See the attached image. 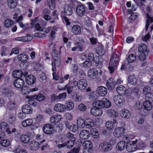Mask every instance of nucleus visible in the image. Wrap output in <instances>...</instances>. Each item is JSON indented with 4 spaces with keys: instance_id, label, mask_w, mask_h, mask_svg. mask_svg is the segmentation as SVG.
Here are the masks:
<instances>
[{
    "instance_id": "obj_1",
    "label": "nucleus",
    "mask_w": 153,
    "mask_h": 153,
    "mask_svg": "<svg viewBox=\"0 0 153 153\" xmlns=\"http://www.w3.org/2000/svg\"><path fill=\"white\" fill-rule=\"evenodd\" d=\"M53 61L52 63V70L55 71L56 67H60L61 65V58L59 55L56 53L55 49H53L52 52Z\"/></svg>"
},
{
    "instance_id": "obj_2",
    "label": "nucleus",
    "mask_w": 153,
    "mask_h": 153,
    "mask_svg": "<svg viewBox=\"0 0 153 153\" xmlns=\"http://www.w3.org/2000/svg\"><path fill=\"white\" fill-rule=\"evenodd\" d=\"M119 58V56L116 54H114L111 56L108 67L111 73L114 72L117 65Z\"/></svg>"
},
{
    "instance_id": "obj_3",
    "label": "nucleus",
    "mask_w": 153,
    "mask_h": 153,
    "mask_svg": "<svg viewBox=\"0 0 153 153\" xmlns=\"http://www.w3.org/2000/svg\"><path fill=\"white\" fill-rule=\"evenodd\" d=\"M94 105L98 106V107L108 108L111 105V103L108 100L103 98L102 100H97L93 102Z\"/></svg>"
},
{
    "instance_id": "obj_4",
    "label": "nucleus",
    "mask_w": 153,
    "mask_h": 153,
    "mask_svg": "<svg viewBox=\"0 0 153 153\" xmlns=\"http://www.w3.org/2000/svg\"><path fill=\"white\" fill-rule=\"evenodd\" d=\"M72 84L76 87L77 85L78 88L80 90H85L87 86V81L86 80L84 79H80L77 82L75 81H74Z\"/></svg>"
},
{
    "instance_id": "obj_5",
    "label": "nucleus",
    "mask_w": 153,
    "mask_h": 153,
    "mask_svg": "<svg viewBox=\"0 0 153 153\" xmlns=\"http://www.w3.org/2000/svg\"><path fill=\"white\" fill-rule=\"evenodd\" d=\"M98 148L100 151L105 152L111 150L112 149V146L109 143L104 142L99 144Z\"/></svg>"
},
{
    "instance_id": "obj_6",
    "label": "nucleus",
    "mask_w": 153,
    "mask_h": 153,
    "mask_svg": "<svg viewBox=\"0 0 153 153\" xmlns=\"http://www.w3.org/2000/svg\"><path fill=\"white\" fill-rule=\"evenodd\" d=\"M115 103L118 106H123L125 103V100L124 98L121 95L115 96L113 98Z\"/></svg>"
},
{
    "instance_id": "obj_7",
    "label": "nucleus",
    "mask_w": 153,
    "mask_h": 153,
    "mask_svg": "<svg viewBox=\"0 0 153 153\" xmlns=\"http://www.w3.org/2000/svg\"><path fill=\"white\" fill-rule=\"evenodd\" d=\"M137 142V140L131 142L127 144L126 146L127 150L130 152H132L137 150L136 143Z\"/></svg>"
},
{
    "instance_id": "obj_8",
    "label": "nucleus",
    "mask_w": 153,
    "mask_h": 153,
    "mask_svg": "<svg viewBox=\"0 0 153 153\" xmlns=\"http://www.w3.org/2000/svg\"><path fill=\"white\" fill-rule=\"evenodd\" d=\"M92 105L94 106L90 110L91 113L94 116H99L101 115L102 113V110L101 108L98 107V106H95L94 105L93 102Z\"/></svg>"
},
{
    "instance_id": "obj_9",
    "label": "nucleus",
    "mask_w": 153,
    "mask_h": 153,
    "mask_svg": "<svg viewBox=\"0 0 153 153\" xmlns=\"http://www.w3.org/2000/svg\"><path fill=\"white\" fill-rule=\"evenodd\" d=\"M84 147L83 153H88L90 150H91L93 145L91 141L89 140L85 141L82 144Z\"/></svg>"
},
{
    "instance_id": "obj_10",
    "label": "nucleus",
    "mask_w": 153,
    "mask_h": 153,
    "mask_svg": "<svg viewBox=\"0 0 153 153\" xmlns=\"http://www.w3.org/2000/svg\"><path fill=\"white\" fill-rule=\"evenodd\" d=\"M43 129L44 132L47 134H51L54 132L53 126L50 124L45 125Z\"/></svg>"
},
{
    "instance_id": "obj_11",
    "label": "nucleus",
    "mask_w": 153,
    "mask_h": 153,
    "mask_svg": "<svg viewBox=\"0 0 153 153\" xmlns=\"http://www.w3.org/2000/svg\"><path fill=\"white\" fill-rule=\"evenodd\" d=\"M116 84V82L114 79L111 77L107 81L106 86L109 90H112L114 88Z\"/></svg>"
},
{
    "instance_id": "obj_12",
    "label": "nucleus",
    "mask_w": 153,
    "mask_h": 153,
    "mask_svg": "<svg viewBox=\"0 0 153 153\" xmlns=\"http://www.w3.org/2000/svg\"><path fill=\"white\" fill-rule=\"evenodd\" d=\"M62 119V116L59 114L54 115L50 118V121L51 123H56L60 122Z\"/></svg>"
},
{
    "instance_id": "obj_13",
    "label": "nucleus",
    "mask_w": 153,
    "mask_h": 153,
    "mask_svg": "<svg viewBox=\"0 0 153 153\" xmlns=\"http://www.w3.org/2000/svg\"><path fill=\"white\" fill-rule=\"evenodd\" d=\"M66 109L65 106L62 104L57 103L54 107V110L56 112H64Z\"/></svg>"
},
{
    "instance_id": "obj_14",
    "label": "nucleus",
    "mask_w": 153,
    "mask_h": 153,
    "mask_svg": "<svg viewBox=\"0 0 153 153\" xmlns=\"http://www.w3.org/2000/svg\"><path fill=\"white\" fill-rule=\"evenodd\" d=\"M85 8L82 5H79L76 8V12L77 14L80 16H82L85 12Z\"/></svg>"
},
{
    "instance_id": "obj_15",
    "label": "nucleus",
    "mask_w": 153,
    "mask_h": 153,
    "mask_svg": "<svg viewBox=\"0 0 153 153\" xmlns=\"http://www.w3.org/2000/svg\"><path fill=\"white\" fill-rule=\"evenodd\" d=\"M124 128L118 127L115 129L114 132V136L116 137H119L123 136L124 134Z\"/></svg>"
},
{
    "instance_id": "obj_16",
    "label": "nucleus",
    "mask_w": 153,
    "mask_h": 153,
    "mask_svg": "<svg viewBox=\"0 0 153 153\" xmlns=\"http://www.w3.org/2000/svg\"><path fill=\"white\" fill-rule=\"evenodd\" d=\"M97 92L100 95L103 97L107 94V89L104 86H99L97 88Z\"/></svg>"
},
{
    "instance_id": "obj_17",
    "label": "nucleus",
    "mask_w": 153,
    "mask_h": 153,
    "mask_svg": "<svg viewBox=\"0 0 153 153\" xmlns=\"http://www.w3.org/2000/svg\"><path fill=\"white\" fill-rule=\"evenodd\" d=\"M98 72L96 68H91L89 70L88 74V77L90 78H95L97 76Z\"/></svg>"
},
{
    "instance_id": "obj_18",
    "label": "nucleus",
    "mask_w": 153,
    "mask_h": 153,
    "mask_svg": "<svg viewBox=\"0 0 153 153\" xmlns=\"http://www.w3.org/2000/svg\"><path fill=\"white\" fill-rule=\"evenodd\" d=\"M0 128L2 131H6L8 134L11 133V131L9 128L8 125L5 122H3L0 124Z\"/></svg>"
},
{
    "instance_id": "obj_19",
    "label": "nucleus",
    "mask_w": 153,
    "mask_h": 153,
    "mask_svg": "<svg viewBox=\"0 0 153 153\" xmlns=\"http://www.w3.org/2000/svg\"><path fill=\"white\" fill-rule=\"evenodd\" d=\"M24 83L23 80L20 78L16 79L13 82L14 86L18 88H22L24 86Z\"/></svg>"
},
{
    "instance_id": "obj_20",
    "label": "nucleus",
    "mask_w": 153,
    "mask_h": 153,
    "mask_svg": "<svg viewBox=\"0 0 153 153\" xmlns=\"http://www.w3.org/2000/svg\"><path fill=\"white\" fill-rule=\"evenodd\" d=\"M79 136L81 139L83 140L86 139L90 137V133L88 130H83L80 132Z\"/></svg>"
},
{
    "instance_id": "obj_21",
    "label": "nucleus",
    "mask_w": 153,
    "mask_h": 153,
    "mask_svg": "<svg viewBox=\"0 0 153 153\" xmlns=\"http://www.w3.org/2000/svg\"><path fill=\"white\" fill-rule=\"evenodd\" d=\"M40 144L36 141L33 140L29 144V147L30 150L36 151L38 149Z\"/></svg>"
},
{
    "instance_id": "obj_22",
    "label": "nucleus",
    "mask_w": 153,
    "mask_h": 153,
    "mask_svg": "<svg viewBox=\"0 0 153 153\" xmlns=\"http://www.w3.org/2000/svg\"><path fill=\"white\" fill-rule=\"evenodd\" d=\"M36 79L32 75L28 76L25 78V81L27 84L29 85H32L35 82Z\"/></svg>"
},
{
    "instance_id": "obj_23",
    "label": "nucleus",
    "mask_w": 153,
    "mask_h": 153,
    "mask_svg": "<svg viewBox=\"0 0 153 153\" xmlns=\"http://www.w3.org/2000/svg\"><path fill=\"white\" fill-rule=\"evenodd\" d=\"M121 116L125 119L128 118L130 116V111L126 109H122L120 112Z\"/></svg>"
},
{
    "instance_id": "obj_24",
    "label": "nucleus",
    "mask_w": 153,
    "mask_h": 153,
    "mask_svg": "<svg viewBox=\"0 0 153 153\" xmlns=\"http://www.w3.org/2000/svg\"><path fill=\"white\" fill-rule=\"evenodd\" d=\"M32 39L31 36L29 34H27L26 36L16 37L15 40L17 41L25 42L30 41Z\"/></svg>"
},
{
    "instance_id": "obj_25",
    "label": "nucleus",
    "mask_w": 153,
    "mask_h": 153,
    "mask_svg": "<svg viewBox=\"0 0 153 153\" xmlns=\"http://www.w3.org/2000/svg\"><path fill=\"white\" fill-rule=\"evenodd\" d=\"M22 111L26 114H30L32 112L33 109L32 107L28 105H24L22 108Z\"/></svg>"
},
{
    "instance_id": "obj_26",
    "label": "nucleus",
    "mask_w": 153,
    "mask_h": 153,
    "mask_svg": "<svg viewBox=\"0 0 153 153\" xmlns=\"http://www.w3.org/2000/svg\"><path fill=\"white\" fill-rule=\"evenodd\" d=\"M117 93L121 95H125L126 94V89L123 85H120L116 88Z\"/></svg>"
},
{
    "instance_id": "obj_27",
    "label": "nucleus",
    "mask_w": 153,
    "mask_h": 153,
    "mask_svg": "<svg viewBox=\"0 0 153 153\" xmlns=\"http://www.w3.org/2000/svg\"><path fill=\"white\" fill-rule=\"evenodd\" d=\"M64 12L65 14L67 16H70L72 15L73 13L72 9L71 6L68 4H66L64 8Z\"/></svg>"
},
{
    "instance_id": "obj_28",
    "label": "nucleus",
    "mask_w": 153,
    "mask_h": 153,
    "mask_svg": "<svg viewBox=\"0 0 153 153\" xmlns=\"http://www.w3.org/2000/svg\"><path fill=\"white\" fill-rule=\"evenodd\" d=\"M86 127L88 128H91L94 125L93 120L90 118H87L85 121Z\"/></svg>"
},
{
    "instance_id": "obj_29",
    "label": "nucleus",
    "mask_w": 153,
    "mask_h": 153,
    "mask_svg": "<svg viewBox=\"0 0 153 153\" xmlns=\"http://www.w3.org/2000/svg\"><path fill=\"white\" fill-rule=\"evenodd\" d=\"M72 32L75 35L80 33L81 32V27L78 25H74L72 28Z\"/></svg>"
},
{
    "instance_id": "obj_30",
    "label": "nucleus",
    "mask_w": 153,
    "mask_h": 153,
    "mask_svg": "<svg viewBox=\"0 0 153 153\" xmlns=\"http://www.w3.org/2000/svg\"><path fill=\"white\" fill-rule=\"evenodd\" d=\"M96 53L100 56H103L105 53V51L102 45H100L97 48Z\"/></svg>"
},
{
    "instance_id": "obj_31",
    "label": "nucleus",
    "mask_w": 153,
    "mask_h": 153,
    "mask_svg": "<svg viewBox=\"0 0 153 153\" xmlns=\"http://www.w3.org/2000/svg\"><path fill=\"white\" fill-rule=\"evenodd\" d=\"M33 123V121L32 119H28L23 120L22 123V124L23 127H26L31 126Z\"/></svg>"
},
{
    "instance_id": "obj_32",
    "label": "nucleus",
    "mask_w": 153,
    "mask_h": 153,
    "mask_svg": "<svg viewBox=\"0 0 153 153\" xmlns=\"http://www.w3.org/2000/svg\"><path fill=\"white\" fill-rule=\"evenodd\" d=\"M137 79L135 76L133 75H130L128 76V82L131 84L135 85L136 83Z\"/></svg>"
},
{
    "instance_id": "obj_33",
    "label": "nucleus",
    "mask_w": 153,
    "mask_h": 153,
    "mask_svg": "<svg viewBox=\"0 0 153 153\" xmlns=\"http://www.w3.org/2000/svg\"><path fill=\"white\" fill-rule=\"evenodd\" d=\"M143 105L145 109L147 110H151L152 108V105L149 101L146 100L143 103Z\"/></svg>"
},
{
    "instance_id": "obj_34",
    "label": "nucleus",
    "mask_w": 153,
    "mask_h": 153,
    "mask_svg": "<svg viewBox=\"0 0 153 153\" xmlns=\"http://www.w3.org/2000/svg\"><path fill=\"white\" fill-rule=\"evenodd\" d=\"M20 138L21 141L24 143H28L30 141V137L27 134H22Z\"/></svg>"
},
{
    "instance_id": "obj_35",
    "label": "nucleus",
    "mask_w": 153,
    "mask_h": 153,
    "mask_svg": "<svg viewBox=\"0 0 153 153\" xmlns=\"http://www.w3.org/2000/svg\"><path fill=\"white\" fill-rule=\"evenodd\" d=\"M147 46L145 44H141L138 47V50L140 53H146L147 51Z\"/></svg>"
},
{
    "instance_id": "obj_36",
    "label": "nucleus",
    "mask_w": 153,
    "mask_h": 153,
    "mask_svg": "<svg viewBox=\"0 0 153 153\" xmlns=\"http://www.w3.org/2000/svg\"><path fill=\"white\" fill-rule=\"evenodd\" d=\"M76 139L75 138H71L65 143L66 146L68 149L72 148L74 146V142Z\"/></svg>"
},
{
    "instance_id": "obj_37",
    "label": "nucleus",
    "mask_w": 153,
    "mask_h": 153,
    "mask_svg": "<svg viewBox=\"0 0 153 153\" xmlns=\"http://www.w3.org/2000/svg\"><path fill=\"white\" fill-rule=\"evenodd\" d=\"M15 153H27V151L23 148H22L20 146H16L13 150Z\"/></svg>"
},
{
    "instance_id": "obj_38",
    "label": "nucleus",
    "mask_w": 153,
    "mask_h": 153,
    "mask_svg": "<svg viewBox=\"0 0 153 153\" xmlns=\"http://www.w3.org/2000/svg\"><path fill=\"white\" fill-rule=\"evenodd\" d=\"M13 76L18 79L20 78L23 75L22 71L20 70H16L14 71L12 73Z\"/></svg>"
},
{
    "instance_id": "obj_39",
    "label": "nucleus",
    "mask_w": 153,
    "mask_h": 153,
    "mask_svg": "<svg viewBox=\"0 0 153 153\" xmlns=\"http://www.w3.org/2000/svg\"><path fill=\"white\" fill-rule=\"evenodd\" d=\"M32 98L39 101H41L45 100V97L42 94H39L38 95H33Z\"/></svg>"
},
{
    "instance_id": "obj_40",
    "label": "nucleus",
    "mask_w": 153,
    "mask_h": 153,
    "mask_svg": "<svg viewBox=\"0 0 153 153\" xmlns=\"http://www.w3.org/2000/svg\"><path fill=\"white\" fill-rule=\"evenodd\" d=\"M107 113L109 116L113 118L116 117L118 115V113L113 110H108L107 111Z\"/></svg>"
},
{
    "instance_id": "obj_41",
    "label": "nucleus",
    "mask_w": 153,
    "mask_h": 153,
    "mask_svg": "<svg viewBox=\"0 0 153 153\" xmlns=\"http://www.w3.org/2000/svg\"><path fill=\"white\" fill-rule=\"evenodd\" d=\"M66 108L68 110H71L74 108V104L71 100H68L65 103Z\"/></svg>"
},
{
    "instance_id": "obj_42",
    "label": "nucleus",
    "mask_w": 153,
    "mask_h": 153,
    "mask_svg": "<svg viewBox=\"0 0 153 153\" xmlns=\"http://www.w3.org/2000/svg\"><path fill=\"white\" fill-rule=\"evenodd\" d=\"M72 86H68V85L67 84L66 85H65L64 87L62 88H59L58 87V89L59 90H65L66 88L67 90V92L68 94H71L73 91V88L74 87L73 86V85L72 84Z\"/></svg>"
},
{
    "instance_id": "obj_43",
    "label": "nucleus",
    "mask_w": 153,
    "mask_h": 153,
    "mask_svg": "<svg viewBox=\"0 0 153 153\" xmlns=\"http://www.w3.org/2000/svg\"><path fill=\"white\" fill-rule=\"evenodd\" d=\"M125 143L124 141H120L117 145L116 148L119 150H122L125 147Z\"/></svg>"
},
{
    "instance_id": "obj_44",
    "label": "nucleus",
    "mask_w": 153,
    "mask_h": 153,
    "mask_svg": "<svg viewBox=\"0 0 153 153\" xmlns=\"http://www.w3.org/2000/svg\"><path fill=\"white\" fill-rule=\"evenodd\" d=\"M14 24V22L12 20L10 19H6L4 22V26L7 28L11 27V26L13 25Z\"/></svg>"
},
{
    "instance_id": "obj_45",
    "label": "nucleus",
    "mask_w": 153,
    "mask_h": 153,
    "mask_svg": "<svg viewBox=\"0 0 153 153\" xmlns=\"http://www.w3.org/2000/svg\"><path fill=\"white\" fill-rule=\"evenodd\" d=\"M28 57V56L26 55L23 54L19 55L17 56L18 59L23 62H27Z\"/></svg>"
},
{
    "instance_id": "obj_46",
    "label": "nucleus",
    "mask_w": 153,
    "mask_h": 153,
    "mask_svg": "<svg viewBox=\"0 0 153 153\" xmlns=\"http://www.w3.org/2000/svg\"><path fill=\"white\" fill-rule=\"evenodd\" d=\"M83 22L85 25L88 27H91L92 26V22L89 18L85 16L84 18Z\"/></svg>"
},
{
    "instance_id": "obj_47",
    "label": "nucleus",
    "mask_w": 153,
    "mask_h": 153,
    "mask_svg": "<svg viewBox=\"0 0 153 153\" xmlns=\"http://www.w3.org/2000/svg\"><path fill=\"white\" fill-rule=\"evenodd\" d=\"M147 19L146 20V30H147L150 23H152L153 22V17L150 16L147 14L146 15Z\"/></svg>"
},
{
    "instance_id": "obj_48",
    "label": "nucleus",
    "mask_w": 153,
    "mask_h": 153,
    "mask_svg": "<svg viewBox=\"0 0 153 153\" xmlns=\"http://www.w3.org/2000/svg\"><path fill=\"white\" fill-rule=\"evenodd\" d=\"M136 59L135 56L133 54H130L128 57L126 61L128 63H132Z\"/></svg>"
},
{
    "instance_id": "obj_49",
    "label": "nucleus",
    "mask_w": 153,
    "mask_h": 153,
    "mask_svg": "<svg viewBox=\"0 0 153 153\" xmlns=\"http://www.w3.org/2000/svg\"><path fill=\"white\" fill-rule=\"evenodd\" d=\"M77 125L80 127L84 128L85 126V121L81 118H79L77 120Z\"/></svg>"
},
{
    "instance_id": "obj_50",
    "label": "nucleus",
    "mask_w": 153,
    "mask_h": 153,
    "mask_svg": "<svg viewBox=\"0 0 153 153\" xmlns=\"http://www.w3.org/2000/svg\"><path fill=\"white\" fill-rule=\"evenodd\" d=\"M7 2L9 7L11 8H14L16 5V0H8Z\"/></svg>"
},
{
    "instance_id": "obj_51",
    "label": "nucleus",
    "mask_w": 153,
    "mask_h": 153,
    "mask_svg": "<svg viewBox=\"0 0 153 153\" xmlns=\"http://www.w3.org/2000/svg\"><path fill=\"white\" fill-rule=\"evenodd\" d=\"M138 143L137 145V149L143 148L146 146V145L143 142L140 140H137Z\"/></svg>"
},
{
    "instance_id": "obj_52",
    "label": "nucleus",
    "mask_w": 153,
    "mask_h": 153,
    "mask_svg": "<svg viewBox=\"0 0 153 153\" xmlns=\"http://www.w3.org/2000/svg\"><path fill=\"white\" fill-rule=\"evenodd\" d=\"M16 108V103L14 102L10 101L8 102L7 105V108L9 110H13L15 108Z\"/></svg>"
},
{
    "instance_id": "obj_53",
    "label": "nucleus",
    "mask_w": 153,
    "mask_h": 153,
    "mask_svg": "<svg viewBox=\"0 0 153 153\" xmlns=\"http://www.w3.org/2000/svg\"><path fill=\"white\" fill-rule=\"evenodd\" d=\"M91 135L94 138H97L99 135V133L95 128H92L90 130Z\"/></svg>"
},
{
    "instance_id": "obj_54",
    "label": "nucleus",
    "mask_w": 153,
    "mask_h": 153,
    "mask_svg": "<svg viewBox=\"0 0 153 153\" xmlns=\"http://www.w3.org/2000/svg\"><path fill=\"white\" fill-rule=\"evenodd\" d=\"M33 96H27V98H29V100H28V103L30 105H32L34 106H35L36 105L37 103L36 102L33 100V98H32Z\"/></svg>"
},
{
    "instance_id": "obj_55",
    "label": "nucleus",
    "mask_w": 153,
    "mask_h": 153,
    "mask_svg": "<svg viewBox=\"0 0 153 153\" xmlns=\"http://www.w3.org/2000/svg\"><path fill=\"white\" fill-rule=\"evenodd\" d=\"M97 96L95 94V92H92L88 95V98L91 100H94L97 99Z\"/></svg>"
},
{
    "instance_id": "obj_56",
    "label": "nucleus",
    "mask_w": 153,
    "mask_h": 153,
    "mask_svg": "<svg viewBox=\"0 0 153 153\" xmlns=\"http://www.w3.org/2000/svg\"><path fill=\"white\" fill-rule=\"evenodd\" d=\"M106 128L108 130H111L114 127L113 123L110 121H108L106 123Z\"/></svg>"
},
{
    "instance_id": "obj_57",
    "label": "nucleus",
    "mask_w": 153,
    "mask_h": 153,
    "mask_svg": "<svg viewBox=\"0 0 153 153\" xmlns=\"http://www.w3.org/2000/svg\"><path fill=\"white\" fill-rule=\"evenodd\" d=\"M10 141L7 140H4L1 141V144L4 147H7L10 144Z\"/></svg>"
},
{
    "instance_id": "obj_58",
    "label": "nucleus",
    "mask_w": 153,
    "mask_h": 153,
    "mask_svg": "<svg viewBox=\"0 0 153 153\" xmlns=\"http://www.w3.org/2000/svg\"><path fill=\"white\" fill-rule=\"evenodd\" d=\"M63 128V126L62 124H59L56 126L55 128V130L57 132H60L62 131Z\"/></svg>"
},
{
    "instance_id": "obj_59",
    "label": "nucleus",
    "mask_w": 153,
    "mask_h": 153,
    "mask_svg": "<svg viewBox=\"0 0 153 153\" xmlns=\"http://www.w3.org/2000/svg\"><path fill=\"white\" fill-rule=\"evenodd\" d=\"M69 129L73 132H76L78 130V127L77 125L72 124Z\"/></svg>"
},
{
    "instance_id": "obj_60",
    "label": "nucleus",
    "mask_w": 153,
    "mask_h": 153,
    "mask_svg": "<svg viewBox=\"0 0 153 153\" xmlns=\"http://www.w3.org/2000/svg\"><path fill=\"white\" fill-rule=\"evenodd\" d=\"M138 57L140 61H143L146 59V55L145 53L140 52V54Z\"/></svg>"
},
{
    "instance_id": "obj_61",
    "label": "nucleus",
    "mask_w": 153,
    "mask_h": 153,
    "mask_svg": "<svg viewBox=\"0 0 153 153\" xmlns=\"http://www.w3.org/2000/svg\"><path fill=\"white\" fill-rule=\"evenodd\" d=\"M21 90L25 94L28 93L30 91V88L27 86H23Z\"/></svg>"
},
{
    "instance_id": "obj_62",
    "label": "nucleus",
    "mask_w": 153,
    "mask_h": 153,
    "mask_svg": "<svg viewBox=\"0 0 153 153\" xmlns=\"http://www.w3.org/2000/svg\"><path fill=\"white\" fill-rule=\"evenodd\" d=\"M91 62L86 61L83 62L82 64L83 66L85 68H90L92 65Z\"/></svg>"
},
{
    "instance_id": "obj_63",
    "label": "nucleus",
    "mask_w": 153,
    "mask_h": 153,
    "mask_svg": "<svg viewBox=\"0 0 153 153\" xmlns=\"http://www.w3.org/2000/svg\"><path fill=\"white\" fill-rule=\"evenodd\" d=\"M132 94L135 95H138L140 93V91L138 87H135L133 90L132 92Z\"/></svg>"
},
{
    "instance_id": "obj_64",
    "label": "nucleus",
    "mask_w": 153,
    "mask_h": 153,
    "mask_svg": "<svg viewBox=\"0 0 153 153\" xmlns=\"http://www.w3.org/2000/svg\"><path fill=\"white\" fill-rule=\"evenodd\" d=\"M137 13H131L128 19L130 21H134L137 18Z\"/></svg>"
}]
</instances>
